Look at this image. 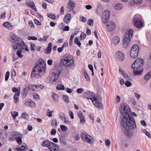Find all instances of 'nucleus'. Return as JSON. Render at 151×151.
Here are the masks:
<instances>
[{
    "instance_id": "nucleus-24",
    "label": "nucleus",
    "mask_w": 151,
    "mask_h": 151,
    "mask_svg": "<svg viewBox=\"0 0 151 151\" xmlns=\"http://www.w3.org/2000/svg\"><path fill=\"white\" fill-rule=\"evenodd\" d=\"M120 38L119 37L116 36L114 37L112 39V42L115 45L118 44L120 42Z\"/></svg>"
},
{
    "instance_id": "nucleus-61",
    "label": "nucleus",
    "mask_w": 151,
    "mask_h": 151,
    "mask_svg": "<svg viewBox=\"0 0 151 151\" xmlns=\"http://www.w3.org/2000/svg\"><path fill=\"white\" fill-rule=\"evenodd\" d=\"M34 22L35 24H36L37 25H41L40 22H39L38 20L36 19H35L34 20Z\"/></svg>"
},
{
    "instance_id": "nucleus-57",
    "label": "nucleus",
    "mask_w": 151,
    "mask_h": 151,
    "mask_svg": "<svg viewBox=\"0 0 151 151\" xmlns=\"http://www.w3.org/2000/svg\"><path fill=\"white\" fill-rule=\"evenodd\" d=\"M30 105V106L33 108L35 107L36 106V104L35 102L34 101L32 100H31V102Z\"/></svg>"
},
{
    "instance_id": "nucleus-30",
    "label": "nucleus",
    "mask_w": 151,
    "mask_h": 151,
    "mask_svg": "<svg viewBox=\"0 0 151 151\" xmlns=\"http://www.w3.org/2000/svg\"><path fill=\"white\" fill-rule=\"evenodd\" d=\"M143 69H141V70H137L136 71L134 70L133 71V73L134 75V76H136L137 75H140L142 72L143 71Z\"/></svg>"
},
{
    "instance_id": "nucleus-34",
    "label": "nucleus",
    "mask_w": 151,
    "mask_h": 151,
    "mask_svg": "<svg viewBox=\"0 0 151 151\" xmlns=\"http://www.w3.org/2000/svg\"><path fill=\"white\" fill-rule=\"evenodd\" d=\"M21 52L22 50L20 49L17 51L16 53L18 57L21 58H22L23 56V55L22 54Z\"/></svg>"
},
{
    "instance_id": "nucleus-52",
    "label": "nucleus",
    "mask_w": 151,
    "mask_h": 151,
    "mask_svg": "<svg viewBox=\"0 0 151 151\" xmlns=\"http://www.w3.org/2000/svg\"><path fill=\"white\" fill-rule=\"evenodd\" d=\"M31 100H29L28 101H26L24 103V104L26 106H30V104L31 102Z\"/></svg>"
},
{
    "instance_id": "nucleus-8",
    "label": "nucleus",
    "mask_w": 151,
    "mask_h": 151,
    "mask_svg": "<svg viewBox=\"0 0 151 151\" xmlns=\"http://www.w3.org/2000/svg\"><path fill=\"white\" fill-rule=\"evenodd\" d=\"M81 137L83 140L88 143L95 142V140L86 133L83 132L81 134Z\"/></svg>"
},
{
    "instance_id": "nucleus-31",
    "label": "nucleus",
    "mask_w": 151,
    "mask_h": 151,
    "mask_svg": "<svg viewBox=\"0 0 151 151\" xmlns=\"http://www.w3.org/2000/svg\"><path fill=\"white\" fill-rule=\"evenodd\" d=\"M151 76V71L148 73L144 77L145 79L146 80H148Z\"/></svg>"
},
{
    "instance_id": "nucleus-26",
    "label": "nucleus",
    "mask_w": 151,
    "mask_h": 151,
    "mask_svg": "<svg viewBox=\"0 0 151 151\" xmlns=\"http://www.w3.org/2000/svg\"><path fill=\"white\" fill-rule=\"evenodd\" d=\"M123 7V5L120 3L116 4L115 6V8L117 10H120Z\"/></svg>"
},
{
    "instance_id": "nucleus-58",
    "label": "nucleus",
    "mask_w": 151,
    "mask_h": 151,
    "mask_svg": "<svg viewBox=\"0 0 151 151\" xmlns=\"http://www.w3.org/2000/svg\"><path fill=\"white\" fill-rule=\"evenodd\" d=\"M93 21L92 19H90L88 22V24L90 26H92L93 25Z\"/></svg>"
},
{
    "instance_id": "nucleus-29",
    "label": "nucleus",
    "mask_w": 151,
    "mask_h": 151,
    "mask_svg": "<svg viewBox=\"0 0 151 151\" xmlns=\"http://www.w3.org/2000/svg\"><path fill=\"white\" fill-rule=\"evenodd\" d=\"M13 135L16 139L17 138V137H22V134L20 133L17 132H14Z\"/></svg>"
},
{
    "instance_id": "nucleus-23",
    "label": "nucleus",
    "mask_w": 151,
    "mask_h": 151,
    "mask_svg": "<svg viewBox=\"0 0 151 151\" xmlns=\"http://www.w3.org/2000/svg\"><path fill=\"white\" fill-rule=\"evenodd\" d=\"M4 26L9 30L12 29L13 27V25L11 23H8V22H6L3 24Z\"/></svg>"
},
{
    "instance_id": "nucleus-56",
    "label": "nucleus",
    "mask_w": 151,
    "mask_h": 151,
    "mask_svg": "<svg viewBox=\"0 0 151 151\" xmlns=\"http://www.w3.org/2000/svg\"><path fill=\"white\" fill-rule=\"evenodd\" d=\"M29 88L28 87H27L25 88H24V91L23 93L24 94H27V93L29 92Z\"/></svg>"
},
{
    "instance_id": "nucleus-50",
    "label": "nucleus",
    "mask_w": 151,
    "mask_h": 151,
    "mask_svg": "<svg viewBox=\"0 0 151 151\" xmlns=\"http://www.w3.org/2000/svg\"><path fill=\"white\" fill-rule=\"evenodd\" d=\"M28 39L29 40H37V38L34 36H29L28 37Z\"/></svg>"
},
{
    "instance_id": "nucleus-43",
    "label": "nucleus",
    "mask_w": 151,
    "mask_h": 151,
    "mask_svg": "<svg viewBox=\"0 0 151 151\" xmlns=\"http://www.w3.org/2000/svg\"><path fill=\"white\" fill-rule=\"evenodd\" d=\"M53 99L54 101H57L58 100V96L55 93H53L52 95Z\"/></svg>"
},
{
    "instance_id": "nucleus-17",
    "label": "nucleus",
    "mask_w": 151,
    "mask_h": 151,
    "mask_svg": "<svg viewBox=\"0 0 151 151\" xmlns=\"http://www.w3.org/2000/svg\"><path fill=\"white\" fill-rule=\"evenodd\" d=\"M53 142L49 141L47 140H45L42 142L41 145L42 146L49 147L51 146Z\"/></svg>"
},
{
    "instance_id": "nucleus-15",
    "label": "nucleus",
    "mask_w": 151,
    "mask_h": 151,
    "mask_svg": "<svg viewBox=\"0 0 151 151\" xmlns=\"http://www.w3.org/2000/svg\"><path fill=\"white\" fill-rule=\"evenodd\" d=\"M10 41L13 43H19V42H20L21 41H23L21 39L19 38L17 36L14 34L12 35Z\"/></svg>"
},
{
    "instance_id": "nucleus-5",
    "label": "nucleus",
    "mask_w": 151,
    "mask_h": 151,
    "mask_svg": "<svg viewBox=\"0 0 151 151\" xmlns=\"http://www.w3.org/2000/svg\"><path fill=\"white\" fill-rule=\"evenodd\" d=\"M133 31L130 29L128 32H126L124 34V38L123 40V45L125 48L129 47L128 44L130 41L131 38L132 36Z\"/></svg>"
},
{
    "instance_id": "nucleus-60",
    "label": "nucleus",
    "mask_w": 151,
    "mask_h": 151,
    "mask_svg": "<svg viewBox=\"0 0 151 151\" xmlns=\"http://www.w3.org/2000/svg\"><path fill=\"white\" fill-rule=\"evenodd\" d=\"M35 45V44H34V43L32 44H31V46L30 47V49L32 51H33L35 50V49L34 48Z\"/></svg>"
},
{
    "instance_id": "nucleus-59",
    "label": "nucleus",
    "mask_w": 151,
    "mask_h": 151,
    "mask_svg": "<svg viewBox=\"0 0 151 151\" xmlns=\"http://www.w3.org/2000/svg\"><path fill=\"white\" fill-rule=\"evenodd\" d=\"M134 93L135 96L137 98V100H139V98L140 97L141 95L137 93Z\"/></svg>"
},
{
    "instance_id": "nucleus-28",
    "label": "nucleus",
    "mask_w": 151,
    "mask_h": 151,
    "mask_svg": "<svg viewBox=\"0 0 151 151\" xmlns=\"http://www.w3.org/2000/svg\"><path fill=\"white\" fill-rule=\"evenodd\" d=\"M123 76L124 78L126 80V81H132V78L129 76H128L127 74H124Z\"/></svg>"
},
{
    "instance_id": "nucleus-32",
    "label": "nucleus",
    "mask_w": 151,
    "mask_h": 151,
    "mask_svg": "<svg viewBox=\"0 0 151 151\" xmlns=\"http://www.w3.org/2000/svg\"><path fill=\"white\" fill-rule=\"evenodd\" d=\"M74 42L75 44L77 45L78 46L80 47L81 45V43L79 41L78 38V37H76L75 38Z\"/></svg>"
},
{
    "instance_id": "nucleus-6",
    "label": "nucleus",
    "mask_w": 151,
    "mask_h": 151,
    "mask_svg": "<svg viewBox=\"0 0 151 151\" xmlns=\"http://www.w3.org/2000/svg\"><path fill=\"white\" fill-rule=\"evenodd\" d=\"M61 72V71L59 68L55 69L54 71L52 72L49 75L50 81H56L59 77V76Z\"/></svg>"
},
{
    "instance_id": "nucleus-38",
    "label": "nucleus",
    "mask_w": 151,
    "mask_h": 151,
    "mask_svg": "<svg viewBox=\"0 0 151 151\" xmlns=\"http://www.w3.org/2000/svg\"><path fill=\"white\" fill-rule=\"evenodd\" d=\"M12 115L14 119H16V117L18 115V112L14 111L13 113H12Z\"/></svg>"
},
{
    "instance_id": "nucleus-19",
    "label": "nucleus",
    "mask_w": 151,
    "mask_h": 151,
    "mask_svg": "<svg viewBox=\"0 0 151 151\" xmlns=\"http://www.w3.org/2000/svg\"><path fill=\"white\" fill-rule=\"evenodd\" d=\"M52 44L50 42L48 44V47L45 50V52L46 54L50 53L52 50Z\"/></svg>"
},
{
    "instance_id": "nucleus-53",
    "label": "nucleus",
    "mask_w": 151,
    "mask_h": 151,
    "mask_svg": "<svg viewBox=\"0 0 151 151\" xmlns=\"http://www.w3.org/2000/svg\"><path fill=\"white\" fill-rule=\"evenodd\" d=\"M133 1L134 3L137 4H140L142 2V0H133Z\"/></svg>"
},
{
    "instance_id": "nucleus-20",
    "label": "nucleus",
    "mask_w": 151,
    "mask_h": 151,
    "mask_svg": "<svg viewBox=\"0 0 151 151\" xmlns=\"http://www.w3.org/2000/svg\"><path fill=\"white\" fill-rule=\"evenodd\" d=\"M59 116L61 120L62 121H63L65 123H68V121L66 120L65 115L64 113L62 112L59 113Z\"/></svg>"
},
{
    "instance_id": "nucleus-7",
    "label": "nucleus",
    "mask_w": 151,
    "mask_h": 151,
    "mask_svg": "<svg viewBox=\"0 0 151 151\" xmlns=\"http://www.w3.org/2000/svg\"><path fill=\"white\" fill-rule=\"evenodd\" d=\"M144 63L143 60L142 58H138L135 60L132 65V68L134 70H137L142 66Z\"/></svg>"
},
{
    "instance_id": "nucleus-64",
    "label": "nucleus",
    "mask_w": 151,
    "mask_h": 151,
    "mask_svg": "<svg viewBox=\"0 0 151 151\" xmlns=\"http://www.w3.org/2000/svg\"><path fill=\"white\" fill-rule=\"evenodd\" d=\"M80 119V122L81 123L83 124L85 122V120L84 116Z\"/></svg>"
},
{
    "instance_id": "nucleus-40",
    "label": "nucleus",
    "mask_w": 151,
    "mask_h": 151,
    "mask_svg": "<svg viewBox=\"0 0 151 151\" xmlns=\"http://www.w3.org/2000/svg\"><path fill=\"white\" fill-rule=\"evenodd\" d=\"M63 98L65 100V101L67 103L69 102V100L68 96L66 95H63Z\"/></svg>"
},
{
    "instance_id": "nucleus-37",
    "label": "nucleus",
    "mask_w": 151,
    "mask_h": 151,
    "mask_svg": "<svg viewBox=\"0 0 151 151\" xmlns=\"http://www.w3.org/2000/svg\"><path fill=\"white\" fill-rule=\"evenodd\" d=\"M47 16L49 18L53 19H55L56 17V16L54 14H52V13L48 14Z\"/></svg>"
},
{
    "instance_id": "nucleus-44",
    "label": "nucleus",
    "mask_w": 151,
    "mask_h": 151,
    "mask_svg": "<svg viewBox=\"0 0 151 151\" xmlns=\"http://www.w3.org/2000/svg\"><path fill=\"white\" fill-rule=\"evenodd\" d=\"M130 81H125L124 84L126 86L128 87L131 85L132 83L130 82Z\"/></svg>"
},
{
    "instance_id": "nucleus-2",
    "label": "nucleus",
    "mask_w": 151,
    "mask_h": 151,
    "mask_svg": "<svg viewBox=\"0 0 151 151\" xmlns=\"http://www.w3.org/2000/svg\"><path fill=\"white\" fill-rule=\"evenodd\" d=\"M36 63V65L34 67L32 72L31 77L40 78L42 74H43L45 71L46 65L44 61L38 60Z\"/></svg>"
},
{
    "instance_id": "nucleus-46",
    "label": "nucleus",
    "mask_w": 151,
    "mask_h": 151,
    "mask_svg": "<svg viewBox=\"0 0 151 151\" xmlns=\"http://www.w3.org/2000/svg\"><path fill=\"white\" fill-rule=\"evenodd\" d=\"M51 124L53 125V126H57V123L56 120L55 119H54L52 120Z\"/></svg>"
},
{
    "instance_id": "nucleus-25",
    "label": "nucleus",
    "mask_w": 151,
    "mask_h": 151,
    "mask_svg": "<svg viewBox=\"0 0 151 151\" xmlns=\"http://www.w3.org/2000/svg\"><path fill=\"white\" fill-rule=\"evenodd\" d=\"M103 6L101 5H99L98 6L97 13L99 14H100L103 10Z\"/></svg>"
},
{
    "instance_id": "nucleus-33",
    "label": "nucleus",
    "mask_w": 151,
    "mask_h": 151,
    "mask_svg": "<svg viewBox=\"0 0 151 151\" xmlns=\"http://www.w3.org/2000/svg\"><path fill=\"white\" fill-rule=\"evenodd\" d=\"M44 88V86L41 84H38L37 85H36L35 86V88L39 90L43 89Z\"/></svg>"
},
{
    "instance_id": "nucleus-42",
    "label": "nucleus",
    "mask_w": 151,
    "mask_h": 151,
    "mask_svg": "<svg viewBox=\"0 0 151 151\" xmlns=\"http://www.w3.org/2000/svg\"><path fill=\"white\" fill-rule=\"evenodd\" d=\"M86 34L83 32L81 33L80 35V39L81 40H83L86 38Z\"/></svg>"
},
{
    "instance_id": "nucleus-63",
    "label": "nucleus",
    "mask_w": 151,
    "mask_h": 151,
    "mask_svg": "<svg viewBox=\"0 0 151 151\" xmlns=\"http://www.w3.org/2000/svg\"><path fill=\"white\" fill-rule=\"evenodd\" d=\"M53 62V61L51 59H49L48 60L47 63L48 65H52Z\"/></svg>"
},
{
    "instance_id": "nucleus-27",
    "label": "nucleus",
    "mask_w": 151,
    "mask_h": 151,
    "mask_svg": "<svg viewBox=\"0 0 151 151\" xmlns=\"http://www.w3.org/2000/svg\"><path fill=\"white\" fill-rule=\"evenodd\" d=\"M83 76L84 77L86 81H90V78L89 76L86 71H84V73L83 74Z\"/></svg>"
},
{
    "instance_id": "nucleus-12",
    "label": "nucleus",
    "mask_w": 151,
    "mask_h": 151,
    "mask_svg": "<svg viewBox=\"0 0 151 151\" xmlns=\"http://www.w3.org/2000/svg\"><path fill=\"white\" fill-rule=\"evenodd\" d=\"M133 23L134 25L137 28H140L143 26L142 21L138 18H135L133 19Z\"/></svg>"
},
{
    "instance_id": "nucleus-9",
    "label": "nucleus",
    "mask_w": 151,
    "mask_h": 151,
    "mask_svg": "<svg viewBox=\"0 0 151 151\" xmlns=\"http://www.w3.org/2000/svg\"><path fill=\"white\" fill-rule=\"evenodd\" d=\"M139 50V47L138 45H134L130 50L131 57L133 58H135L137 57L138 54Z\"/></svg>"
},
{
    "instance_id": "nucleus-16",
    "label": "nucleus",
    "mask_w": 151,
    "mask_h": 151,
    "mask_svg": "<svg viewBox=\"0 0 151 151\" xmlns=\"http://www.w3.org/2000/svg\"><path fill=\"white\" fill-rule=\"evenodd\" d=\"M75 6V4L72 2L71 1H69L67 5V11H72Z\"/></svg>"
},
{
    "instance_id": "nucleus-21",
    "label": "nucleus",
    "mask_w": 151,
    "mask_h": 151,
    "mask_svg": "<svg viewBox=\"0 0 151 151\" xmlns=\"http://www.w3.org/2000/svg\"><path fill=\"white\" fill-rule=\"evenodd\" d=\"M71 15L70 14H67L65 16L64 19V22L66 24H68L70 20Z\"/></svg>"
},
{
    "instance_id": "nucleus-54",
    "label": "nucleus",
    "mask_w": 151,
    "mask_h": 151,
    "mask_svg": "<svg viewBox=\"0 0 151 151\" xmlns=\"http://www.w3.org/2000/svg\"><path fill=\"white\" fill-rule=\"evenodd\" d=\"M105 145L107 146H109L111 143L109 139H105Z\"/></svg>"
},
{
    "instance_id": "nucleus-47",
    "label": "nucleus",
    "mask_w": 151,
    "mask_h": 151,
    "mask_svg": "<svg viewBox=\"0 0 151 151\" xmlns=\"http://www.w3.org/2000/svg\"><path fill=\"white\" fill-rule=\"evenodd\" d=\"M22 117L25 119H27V118L28 117V115L25 112H24L22 114Z\"/></svg>"
},
{
    "instance_id": "nucleus-55",
    "label": "nucleus",
    "mask_w": 151,
    "mask_h": 151,
    "mask_svg": "<svg viewBox=\"0 0 151 151\" xmlns=\"http://www.w3.org/2000/svg\"><path fill=\"white\" fill-rule=\"evenodd\" d=\"M84 90L83 88H78L76 90V92L78 93H81Z\"/></svg>"
},
{
    "instance_id": "nucleus-3",
    "label": "nucleus",
    "mask_w": 151,
    "mask_h": 151,
    "mask_svg": "<svg viewBox=\"0 0 151 151\" xmlns=\"http://www.w3.org/2000/svg\"><path fill=\"white\" fill-rule=\"evenodd\" d=\"M84 96L88 99H91L93 104L99 109H103V106L101 103L102 98L100 95L97 97L95 96V94L90 91H87L84 92Z\"/></svg>"
},
{
    "instance_id": "nucleus-45",
    "label": "nucleus",
    "mask_w": 151,
    "mask_h": 151,
    "mask_svg": "<svg viewBox=\"0 0 151 151\" xmlns=\"http://www.w3.org/2000/svg\"><path fill=\"white\" fill-rule=\"evenodd\" d=\"M74 37V36L73 35H72L70 36L69 43L70 46H71L73 44V40Z\"/></svg>"
},
{
    "instance_id": "nucleus-18",
    "label": "nucleus",
    "mask_w": 151,
    "mask_h": 151,
    "mask_svg": "<svg viewBox=\"0 0 151 151\" xmlns=\"http://www.w3.org/2000/svg\"><path fill=\"white\" fill-rule=\"evenodd\" d=\"M49 149L50 151H58L59 147L57 145L52 143L51 146L49 147Z\"/></svg>"
},
{
    "instance_id": "nucleus-4",
    "label": "nucleus",
    "mask_w": 151,
    "mask_h": 151,
    "mask_svg": "<svg viewBox=\"0 0 151 151\" xmlns=\"http://www.w3.org/2000/svg\"><path fill=\"white\" fill-rule=\"evenodd\" d=\"M63 60L61 61V64L64 66L68 68H72V66H75L73 57L70 54H65L63 57Z\"/></svg>"
},
{
    "instance_id": "nucleus-1",
    "label": "nucleus",
    "mask_w": 151,
    "mask_h": 151,
    "mask_svg": "<svg viewBox=\"0 0 151 151\" xmlns=\"http://www.w3.org/2000/svg\"><path fill=\"white\" fill-rule=\"evenodd\" d=\"M120 111L121 114L123 116L121 121L120 124L122 127L124 134L129 137L132 134L129 132L136 128L135 119L132 114H130V109L128 106L124 103L121 104Z\"/></svg>"
},
{
    "instance_id": "nucleus-49",
    "label": "nucleus",
    "mask_w": 151,
    "mask_h": 151,
    "mask_svg": "<svg viewBox=\"0 0 151 151\" xmlns=\"http://www.w3.org/2000/svg\"><path fill=\"white\" fill-rule=\"evenodd\" d=\"M60 127L61 130L63 131H66L67 130V127L63 125H61Z\"/></svg>"
},
{
    "instance_id": "nucleus-48",
    "label": "nucleus",
    "mask_w": 151,
    "mask_h": 151,
    "mask_svg": "<svg viewBox=\"0 0 151 151\" xmlns=\"http://www.w3.org/2000/svg\"><path fill=\"white\" fill-rule=\"evenodd\" d=\"M10 75V73L9 71H7L6 74V75L5 76V80L6 81H7Z\"/></svg>"
},
{
    "instance_id": "nucleus-36",
    "label": "nucleus",
    "mask_w": 151,
    "mask_h": 151,
    "mask_svg": "<svg viewBox=\"0 0 151 151\" xmlns=\"http://www.w3.org/2000/svg\"><path fill=\"white\" fill-rule=\"evenodd\" d=\"M65 87L63 85H59L57 86L56 87V89L58 90H64L65 89Z\"/></svg>"
},
{
    "instance_id": "nucleus-51",
    "label": "nucleus",
    "mask_w": 151,
    "mask_h": 151,
    "mask_svg": "<svg viewBox=\"0 0 151 151\" xmlns=\"http://www.w3.org/2000/svg\"><path fill=\"white\" fill-rule=\"evenodd\" d=\"M49 109H48L47 111H49ZM53 112V111H50L49 112L47 111V115L48 116L50 117L52 116V113Z\"/></svg>"
},
{
    "instance_id": "nucleus-13",
    "label": "nucleus",
    "mask_w": 151,
    "mask_h": 151,
    "mask_svg": "<svg viewBox=\"0 0 151 151\" xmlns=\"http://www.w3.org/2000/svg\"><path fill=\"white\" fill-rule=\"evenodd\" d=\"M115 28V25L114 22L112 21L109 22L106 25V29L109 32L113 31Z\"/></svg>"
},
{
    "instance_id": "nucleus-14",
    "label": "nucleus",
    "mask_w": 151,
    "mask_h": 151,
    "mask_svg": "<svg viewBox=\"0 0 151 151\" xmlns=\"http://www.w3.org/2000/svg\"><path fill=\"white\" fill-rule=\"evenodd\" d=\"M116 59L120 61L123 60L124 58V53L120 51H117L116 54Z\"/></svg>"
},
{
    "instance_id": "nucleus-41",
    "label": "nucleus",
    "mask_w": 151,
    "mask_h": 151,
    "mask_svg": "<svg viewBox=\"0 0 151 151\" xmlns=\"http://www.w3.org/2000/svg\"><path fill=\"white\" fill-rule=\"evenodd\" d=\"M22 137H18L17 138H16V141L17 143L19 144H21L22 142Z\"/></svg>"
},
{
    "instance_id": "nucleus-11",
    "label": "nucleus",
    "mask_w": 151,
    "mask_h": 151,
    "mask_svg": "<svg viewBox=\"0 0 151 151\" xmlns=\"http://www.w3.org/2000/svg\"><path fill=\"white\" fill-rule=\"evenodd\" d=\"M110 16V13L109 10L104 11L102 15V21L104 24L106 23L109 20Z\"/></svg>"
},
{
    "instance_id": "nucleus-62",
    "label": "nucleus",
    "mask_w": 151,
    "mask_h": 151,
    "mask_svg": "<svg viewBox=\"0 0 151 151\" xmlns=\"http://www.w3.org/2000/svg\"><path fill=\"white\" fill-rule=\"evenodd\" d=\"M33 96L35 99H38L39 98V96L36 93H34L33 94Z\"/></svg>"
},
{
    "instance_id": "nucleus-22",
    "label": "nucleus",
    "mask_w": 151,
    "mask_h": 151,
    "mask_svg": "<svg viewBox=\"0 0 151 151\" xmlns=\"http://www.w3.org/2000/svg\"><path fill=\"white\" fill-rule=\"evenodd\" d=\"M60 142L64 145H67L66 138L65 136H62L60 137Z\"/></svg>"
},
{
    "instance_id": "nucleus-35",
    "label": "nucleus",
    "mask_w": 151,
    "mask_h": 151,
    "mask_svg": "<svg viewBox=\"0 0 151 151\" xmlns=\"http://www.w3.org/2000/svg\"><path fill=\"white\" fill-rule=\"evenodd\" d=\"M35 86L36 85H31L29 86V90H32L33 91H36L35 89Z\"/></svg>"
},
{
    "instance_id": "nucleus-39",
    "label": "nucleus",
    "mask_w": 151,
    "mask_h": 151,
    "mask_svg": "<svg viewBox=\"0 0 151 151\" xmlns=\"http://www.w3.org/2000/svg\"><path fill=\"white\" fill-rule=\"evenodd\" d=\"M147 65L148 67L150 68L151 67V55L148 60Z\"/></svg>"
},
{
    "instance_id": "nucleus-10",
    "label": "nucleus",
    "mask_w": 151,
    "mask_h": 151,
    "mask_svg": "<svg viewBox=\"0 0 151 151\" xmlns=\"http://www.w3.org/2000/svg\"><path fill=\"white\" fill-rule=\"evenodd\" d=\"M16 44L15 45H13V49L15 51H16V50L17 49H20L21 50L24 49V47L26 46L25 43L23 41H20V42H19V43L16 42L15 43Z\"/></svg>"
}]
</instances>
